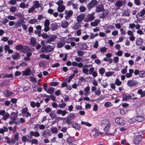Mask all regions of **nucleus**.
Segmentation results:
<instances>
[{"instance_id":"obj_1","label":"nucleus","mask_w":145,"mask_h":145,"mask_svg":"<svg viewBox=\"0 0 145 145\" xmlns=\"http://www.w3.org/2000/svg\"><path fill=\"white\" fill-rule=\"evenodd\" d=\"M92 64H86L84 65L82 71V72L86 75L91 74L94 71L95 68L92 67Z\"/></svg>"},{"instance_id":"obj_2","label":"nucleus","mask_w":145,"mask_h":145,"mask_svg":"<svg viewBox=\"0 0 145 145\" xmlns=\"http://www.w3.org/2000/svg\"><path fill=\"white\" fill-rule=\"evenodd\" d=\"M101 125L104 127V131H106L110 129L111 124L107 119H104L101 121Z\"/></svg>"},{"instance_id":"obj_3","label":"nucleus","mask_w":145,"mask_h":145,"mask_svg":"<svg viewBox=\"0 0 145 145\" xmlns=\"http://www.w3.org/2000/svg\"><path fill=\"white\" fill-rule=\"evenodd\" d=\"M54 50L53 47L50 45L44 46L41 48L42 52H50L53 51Z\"/></svg>"},{"instance_id":"obj_4","label":"nucleus","mask_w":145,"mask_h":145,"mask_svg":"<svg viewBox=\"0 0 145 145\" xmlns=\"http://www.w3.org/2000/svg\"><path fill=\"white\" fill-rule=\"evenodd\" d=\"M0 115L3 116L2 119L4 120H6L9 117L10 115L8 112H6L5 110H0Z\"/></svg>"},{"instance_id":"obj_5","label":"nucleus","mask_w":145,"mask_h":145,"mask_svg":"<svg viewBox=\"0 0 145 145\" xmlns=\"http://www.w3.org/2000/svg\"><path fill=\"white\" fill-rule=\"evenodd\" d=\"M73 12L71 10H65L64 12L65 14V18L67 20H69L72 16Z\"/></svg>"},{"instance_id":"obj_6","label":"nucleus","mask_w":145,"mask_h":145,"mask_svg":"<svg viewBox=\"0 0 145 145\" xmlns=\"http://www.w3.org/2000/svg\"><path fill=\"white\" fill-rule=\"evenodd\" d=\"M98 2L97 0H92L87 5V7L89 10L95 7L98 4Z\"/></svg>"},{"instance_id":"obj_7","label":"nucleus","mask_w":145,"mask_h":145,"mask_svg":"<svg viewBox=\"0 0 145 145\" xmlns=\"http://www.w3.org/2000/svg\"><path fill=\"white\" fill-rule=\"evenodd\" d=\"M95 13L94 12L88 14L86 16L84 21L86 22H89L94 20L95 17L94 16Z\"/></svg>"},{"instance_id":"obj_8","label":"nucleus","mask_w":145,"mask_h":145,"mask_svg":"<svg viewBox=\"0 0 145 145\" xmlns=\"http://www.w3.org/2000/svg\"><path fill=\"white\" fill-rule=\"evenodd\" d=\"M28 109L27 107L23 108L21 112L25 116V117H31V114L28 112Z\"/></svg>"},{"instance_id":"obj_9","label":"nucleus","mask_w":145,"mask_h":145,"mask_svg":"<svg viewBox=\"0 0 145 145\" xmlns=\"http://www.w3.org/2000/svg\"><path fill=\"white\" fill-rule=\"evenodd\" d=\"M57 38V36L55 35H49L45 42L46 43H50L51 42L54 41Z\"/></svg>"},{"instance_id":"obj_10","label":"nucleus","mask_w":145,"mask_h":145,"mask_svg":"<svg viewBox=\"0 0 145 145\" xmlns=\"http://www.w3.org/2000/svg\"><path fill=\"white\" fill-rule=\"evenodd\" d=\"M19 133L16 132L15 133L13 138L11 139V144H14L16 142H18L19 140Z\"/></svg>"},{"instance_id":"obj_11","label":"nucleus","mask_w":145,"mask_h":145,"mask_svg":"<svg viewBox=\"0 0 145 145\" xmlns=\"http://www.w3.org/2000/svg\"><path fill=\"white\" fill-rule=\"evenodd\" d=\"M142 137L141 135L136 136L133 140V142L135 145H138L142 140Z\"/></svg>"},{"instance_id":"obj_12","label":"nucleus","mask_w":145,"mask_h":145,"mask_svg":"<svg viewBox=\"0 0 145 145\" xmlns=\"http://www.w3.org/2000/svg\"><path fill=\"white\" fill-rule=\"evenodd\" d=\"M116 123L120 125H123L125 123V121L121 118L117 117L115 119Z\"/></svg>"},{"instance_id":"obj_13","label":"nucleus","mask_w":145,"mask_h":145,"mask_svg":"<svg viewBox=\"0 0 145 145\" xmlns=\"http://www.w3.org/2000/svg\"><path fill=\"white\" fill-rule=\"evenodd\" d=\"M138 84L137 82L133 80H129L127 81V84L129 87H132L137 85Z\"/></svg>"},{"instance_id":"obj_14","label":"nucleus","mask_w":145,"mask_h":145,"mask_svg":"<svg viewBox=\"0 0 145 145\" xmlns=\"http://www.w3.org/2000/svg\"><path fill=\"white\" fill-rule=\"evenodd\" d=\"M105 10L103 5L102 4H101L99 5L96 6L95 11L97 12H99L104 11Z\"/></svg>"},{"instance_id":"obj_15","label":"nucleus","mask_w":145,"mask_h":145,"mask_svg":"<svg viewBox=\"0 0 145 145\" xmlns=\"http://www.w3.org/2000/svg\"><path fill=\"white\" fill-rule=\"evenodd\" d=\"M126 1H117L115 4V6L118 9H119L120 7L125 4Z\"/></svg>"},{"instance_id":"obj_16","label":"nucleus","mask_w":145,"mask_h":145,"mask_svg":"<svg viewBox=\"0 0 145 145\" xmlns=\"http://www.w3.org/2000/svg\"><path fill=\"white\" fill-rule=\"evenodd\" d=\"M131 120L133 121V122H135V120L137 121L138 122H141L144 120V118L142 116H137L132 118Z\"/></svg>"},{"instance_id":"obj_17","label":"nucleus","mask_w":145,"mask_h":145,"mask_svg":"<svg viewBox=\"0 0 145 145\" xmlns=\"http://www.w3.org/2000/svg\"><path fill=\"white\" fill-rule=\"evenodd\" d=\"M57 44V48H61L65 45V40H62L58 41Z\"/></svg>"},{"instance_id":"obj_18","label":"nucleus","mask_w":145,"mask_h":145,"mask_svg":"<svg viewBox=\"0 0 145 145\" xmlns=\"http://www.w3.org/2000/svg\"><path fill=\"white\" fill-rule=\"evenodd\" d=\"M78 46L82 50H85L88 48V46L86 43H83L81 42L78 43Z\"/></svg>"},{"instance_id":"obj_19","label":"nucleus","mask_w":145,"mask_h":145,"mask_svg":"<svg viewBox=\"0 0 145 145\" xmlns=\"http://www.w3.org/2000/svg\"><path fill=\"white\" fill-rule=\"evenodd\" d=\"M59 25L58 23L54 22L51 24L50 25L51 29L52 31H55L58 29Z\"/></svg>"},{"instance_id":"obj_20","label":"nucleus","mask_w":145,"mask_h":145,"mask_svg":"<svg viewBox=\"0 0 145 145\" xmlns=\"http://www.w3.org/2000/svg\"><path fill=\"white\" fill-rule=\"evenodd\" d=\"M56 114L58 115H61L62 116H65L67 112L65 110H62L61 109H59L56 110Z\"/></svg>"},{"instance_id":"obj_21","label":"nucleus","mask_w":145,"mask_h":145,"mask_svg":"<svg viewBox=\"0 0 145 145\" xmlns=\"http://www.w3.org/2000/svg\"><path fill=\"white\" fill-rule=\"evenodd\" d=\"M18 117V113H16L14 112H12L10 114V117L12 120L15 121L17 119Z\"/></svg>"},{"instance_id":"obj_22","label":"nucleus","mask_w":145,"mask_h":145,"mask_svg":"<svg viewBox=\"0 0 145 145\" xmlns=\"http://www.w3.org/2000/svg\"><path fill=\"white\" fill-rule=\"evenodd\" d=\"M72 65L74 67L78 66L79 68H82L83 69V63L82 62L78 63L75 61H73L72 62Z\"/></svg>"},{"instance_id":"obj_23","label":"nucleus","mask_w":145,"mask_h":145,"mask_svg":"<svg viewBox=\"0 0 145 145\" xmlns=\"http://www.w3.org/2000/svg\"><path fill=\"white\" fill-rule=\"evenodd\" d=\"M31 70L30 69L27 68L24 71H22V75L28 76L31 74Z\"/></svg>"},{"instance_id":"obj_24","label":"nucleus","mask_w":145,"mask_h":145,"mask_svg":"<svg viewBox=\"0 0 145 145\" xmlns=\"http://www.w3.org/2000/svg\"><path fill=\"white\" fill-rule=\"evenodd\" d=\"M122 101H127L132 99L131 96V95H127L125 94L122 95Z\"/></svg>"},{"instance_id":"obj_25","label":"nucleus","mask_w":145,"mask_h":145,"mask_svg":"<svg viewBox=\"0 0 145 145\" xmlns=\"http://www.w3.org/2000/svg\"><path fill=\"white\" fill-rule=\"evenodd\" d=\"M30 135L31 136H35V137H38L40 136V133L38 131L34 132L31 131L30 132Z\"/></svg>"},{"instance_id":"obj_26","label":"nucleus","mask_w":145,"mask_h":145,"mask_svg":"<svg viewBox=\"0 0 145 145\" xmlns=\"http://www.w3.org/2000/svg\"><path fill=\"white\" fill-rule=\"evenodd\" d=\"M85 17L84 14H82L77 16L76 20L78 22H80L83 20Z\"/></svg>"},{"instance_id":"obj_27","label":"nucleus","mask_w":145,"mask_h":145,"mask_svg":"<svg viewBox=\"0 0 145 145\" xmlns=\"http://www.w3.org/2000/svg\"><path fill=\"white\" fill-rule=\"evenodd\" d=\"M137 93L140 95L141 97L145 96V90H143L142 89H138L137 91Z\"/></svg>"},{"instance_id":"obj_28","label":"nucleus","mask_w":145,"mask_h":145,"mask_svg":"<svg viewBox=\"0 0 145 145\" xmlns=\"http://www.w3.org/2000/svg\"><path fill=\"white\" fill-rule=\"evenodd\" d=\"M30 43H29V44L33 46L36 45L37 42V41L36 40L35 38L31 37L30 39Z\"/></svg>"},{"instance_id":"obj_29","label":"nucleus","mask_w":145,"mask_h":145,"mask_svg":"<svg viewBox=\"0 0 145 145\" xmlns=\"http://www.w3.org/2000/svg\"><path fill=\"white\" fill-rule=\"evenodd\" d=\"M145 14V10L143 9L142 11L138 13L136 16V17L137 19L140 17H142Z\"/></svg>"},{"instance_id":"obj_30","label":"nucleus","mask_w":145,"mask_h":145,"mask_svg":"<svg viewBox=\"0 0 145 145\" xmlns=\"http://www.w3.org/2000/svg\"><path fill=\"white\" fill-rule=\"evenodd\" d=\"M74 140V138L72 137H69L67 139V142L69 144H72Z\"/></svg>"},{"instance_id":"obj_31","label":"nucleus","mask_w":145,"mask_h":145,"mask_svg":"<svg viewBox=\"0 0 145 145\" xmlns=\"http://www.w3.org/2000/svg\"><path fill=\"white\" fill-rule=\"evenodd\" d=\"M65 6L64 5H59L57 8V11L59 12H63L65 10Z\"/></svg>"},{"instance_id":"obj_32","label":"nucleus","mask_w":145,"mask_h":145,"mask_svg":"<svg viewBox=\"0 0 145 145\" xmlns=\"http://www.w3.org/2000/svg\"><path fill=\"white\" fill-rule=\"evenodd\" d=\"M100 22V20L95 19L94 22H91L90 24L92 26H96L99 24Z\"/></svg>"},{"instance_id":"obj_33","label":"nucleus","mask_w":145,"mask_h":145,"mask_svg":"<svg viewBox=\"0 0 145 145\" xmlns=\"http://www.w3.org/2000/svg\"><path fill=\"white\" fill-rule=\"evenodd\" d=\"M135 41L137 45L139 46L141 45L142 44V39L140 38H139L136 39Z\"/></svg>"},{"instance_id":"obj_34","label":"nucleus","mask_w":145,"mask_h":145,"mask_svg":"<svg viewBox=\"0 0 145 145\" xmlns=\"http://www.w3.org/2000/svg\"><path fill=\"white\" fill-rule=\"evenodd\" d=\"M90 88L89 86H88L86 87L84 89V91L85 93L84 95H85L87 96H88L90 94L89 91L90 90Z\"/></svg>"},{"instance_id":"obj_35","label":"nucleus","mask_w":145,"mask_h":145,"mask_svg":"<svg viewBox=\"0 0 145 145\" xmlns=\"http://www.w3.org/2000/svg\"><path fill=\"white\" fill-rule=\"evenodd\" d=\"M133 70L132 69H130L129 70V73H127L125 75V76L127 78H129L132 77V74L133 72Z\"/></svg>"},{"instance_id":"obj_36","label":"nucleus","mask_w":145,"mask_h":145,"mask_svg":"<svg viewBox=\"0 0 145 145\" xmlns=\"http://www.w3.org/2000/svg\"><path fill=\"white\" fill-rule=\"evenodd\" d=\"M8 131V128L7 127L3 126V128L0 129V133L4 134L5 132H7Z\"/></svg>"},{"instance_id":"obj_37","label":"nucleus","mask_w":145,"mask_h":145,"mask_svg":"<svg viewBox=\"0 0 145 145\" xmlns=\"http://www.w3.org/2000/svg\"><path fill=\"white\" fill-rule=\"evenodd\" d=\"M32 54L31 52H27L26 54L27 56L24 58V59L25 61H28L30 60V57L31 56Z\"/></svg>"},{"instance_id":"obj_38","label":"nucleus","mask_w":145,"mask_h":145,"mask_svg":"<svg viewBox=\"0 0 145 145\" xmlns=\"http://www.w3.org/2000/svg\"><path fill=\"white\" fill-rule=\"evenodd\" d=\"M108 14V12L107 11H106L105 12L102 13L100 14L99 18L103 19L104 18L106 17Z\"/></svg>"},{"instance_id":"obj_39","label":"nucleus","mask_w":145,"mask_h":145,"mask_svg":"<svg viewBox=\"0 0 145 145\" xmlns=\"http://www.w3.org/2000/svg\"><path fill=\"white\" fill-rule=\"evenodd\" d=\"M50 132L49 131H45L42 133V136L44 137H46L48 135L50 136Z\"/></svg>"},{"instance_id":"obj_40","label":"nucleus","mask_w":145,"mask_h":145,"mask_svg":"<svg viewBox=\"0 0 145 145\" xmlns=\"http://www.w3.org/2000/svg\"><path fill=\"white\" fill-rule=\"evenodd\" d=\"M51 131L53 133H56L58 132V130L56 127L52 126L50 128Z\"/></svg>"},{"instance_id":"obj_41","label":"nucleus","mask_w":145,"mask_h":145,"mask_svg":"<svg viewBox=\"0 0 145 145\" xmlns=\"http://www.w3.org/2000/svg\"><path fill=\"white\" fill-rule=\"evenodd\" d=\"M71 126L76 129L79 130L80 129V127L76 123H73L72 124Z\"/></svg>"},{"instance_id":"obj_42","label":"nucleus","mask_w":145,"mask_h":145,"mask_svg":"<svg viewBox=\"0 0 145 145\" xmlns=\"http://www.w3.org/2000/svg\"><path fill=\"white\" fill-rule=\"evenodd\" d=\"M76 116V114L74 113L69 114L67 116V117L70 120H72L74 119Z\"/></svg>"},{"instance_id":"obj_43","label":"nucleus","mask_w":145,"mask_h":145,"mask_svg":"<svg viewBox=\"0 0 145 145\" xmlns=\"http://www.w3.org/2000/svg\"><path fill=\"white\" fill-rule=\"evenodd\" d=\"M130 11L128 10H126L123 11L122 16H129L130 15Z\"/></svg>"},{"instance_id":"obj_44","label":"nucleus","mask_w":145,"mask_h":145,"mask_svg":"<svg viewBox=\"0 0 145 145\" xmlns=\"http://www.w3.org/2000/svg\"><path fill=\"white\" fill-rule=\"evenodd\" d=\"M68 25V22L66 21H64L62 22L61 24V26L63 28H66Z\"/></svg>"},{"instance_id":"obj_45","label":"nucleus","mask_w":145,"mask_h":145,"mask_svg":"<svg viewBox=\"0 0 145 145\" xmlns=\"http://www.w3.org/2000/svg\"><path fill=\"white\" fill-rule=\"evenodd\" d=\"M81 27L80 24L78 23H76L73 27L72 28L74 30H77Z\"/></svg>"},{"instance_id":"obj_46","label":"nucleus","mask_w":145,"mask_h":145,"mask_svg":"<svg viewBox=\"0 0 145 145\" xmlns=\"http://www.w3.org/2000/svg\"><path fill=\"white\" fill-rule=\"evenodd\" d=\"M33 7L35 8H37L40 7L39 2L38 1H36L34 2Z\"/></svg>"},{"instance_id":"obj_47","label":"nucleus","mask_w":145,"mask_h":145,"mask_svg":"<svg viewBox=\"0 0 145 145\" xmlns=\"http://www.w3.org/2000/svg\"><path fill=\"white\" fill-rule=\"evenodd\" d=\"M29 142H31L32 144H37L38 143V141L37 139H33L31 140H30Z\"/></svg>"},{"instance_id":"obj_48","label":"nucleus","mask_w":145,"mask_h":145,"mask_svg":"<svg viewBox=\"0 0 145 145\" xmlns=\"http://www.w3.org/2000/svg\"><path fill=\"white\" fill-rule=\"evenodd\" d=\"M29 48L26 46H23V48L21 52L23 53H26L28 50Z\"/></svg>"},{"instance_id":"obj_49","label":"nucleus","mask_w":145,"mask_h":145,"mask_svg":"<svg viewBox=\"0 0 145 145\" xmlns=\"http://www.w3.org/2000/svg\"><path fill=\"white\" fill-rule=\"evenodd\" d=\"M22 141L24 142H29L30 140L27 138V137L25 136H23L22 138Z\"/></svg>"},{"instance_id":"obj_50","label":"nucleus","mask_w":145,"mask_h":145,"mask_svg":"<svg viewBox=\"0 0 145 145\" xmlns=\"http://www.w3.org/2000/svg\"><path fill=\"white\" fill-rule=\"evenodd\" d=\"M49 116L52 119H54L57 116V114L54 112H51Z\"/></svg>"},{"instance_id":"obj_51","label":"nucleus","mask_w":145,"mask_h":145,"mask_svg":"<svg viewBox=\"0 0 145 145\" xmlns=\"http://www.w3.org/2000/svg\"><path fill=\"white\" fill-rule=\"evenodd\" d=\"M114 83L117 86H119L121 85L122 82L118 78H117L116 79Z\"/></svg>"},{"instance_id":"obj_52","label":"nucleus","mask_w":145,"mask_h":145,"mask_svg":"<svg viewBox=\"0 0 145 145\" xmlns=\"http://www.w3.org/2000/svg\"><path fill=\"white\" fill-rule=\"evenodd\" d=\"M24 22L23 20H22L20 22H18L15 24V27L16 28H17L18 27H20L21 26V25L22 24V23Z\"/></svg>"},{"instance_id":"obj_53","label":"nucleus","mask_w":145,"mask_h":145,"mask_svg":"<svg viewBox=\"0 0 145 145\" xmlns=\"http://www.w3.org/2000/svg\"><path fill=\"white\" fill-rule=\"evenodd\" d=\"M38 22L37 19L34 18L30 19L29 21V23L31 24H34Z\"/></svg>"},{"instance_id":"obj_54","label":"nucleus","mask_w":145,"mask_h":145,"mask_svg":"<svg viewBox=\"0 0 145 145\" xmlns=\"http://www.w3.org/2000/svg\"><path fill=\"white\" fill-rule=\"evenodd\" d=\"M19 56V53L18 52H16L13 55H12V56L13 59H17Z\"/></svg>"},{"instance_id":"obj_55","label":"nucleus","mask_w":145,"mask_h":145,"mask_svg":"<svg viewBox=\"0 0 145 145\" xmlns=\"http://www.w3.org/2000/svg\"><path fill=\"white\" fill-rule=\"evenodd\" d=\"M54 91V88H53L51 87L48 88V89L46 91V92L49 94L52 93Z\"/></svg>"},{"instance_id":"obj_56","label":"nucleus","mask_w":145,"mask_h":145,"mask_svg":"<svg viewBox=\"0 0 145 145\" xmlns=\"http://www.w3.org/2000/svg\"><path fill=\"white\" fill-rule=\"evenodd\" d=\"M114 74V72L113 71H108L105 73V75L107 77H109L113 75Z\"/></svg>"},{"instance_id":"obj_57","label":"nucleus","mask_w":145,"mask_h":145,"mask_svg":"<svg viewBox=\"0 0 145 145\" xmlns=\"http://www.w3.org/2000/svg\"><path fill=\"white\" fill-rule=\"evenodd\" d=\"M104 88H106L108 86V84L105 80H103V83L101 84Z\"/></svg>"},{"instance_id":"obj_58","label":"nucleus","mask_w":145,"mask_h":145,"mask_svg":"<svg viewBox=\"0 0 145 145\" xmlns=\"http://www.w3.org/2000/svg\"><path fill=\"white\" fill-rule=\"evenodd\" d=\"M86 8L84 6H80L79 8V10L80 12H84L86 11Z\"/></svg>"},{"instance_id":"obj_59","label":"nucleus","mask_w":145,"mask_h":145,"mask_svg":"<svg viewBox=\"0 0 145 145\" xmlns=\"http://www.w3.org/2000/svg\"><path fill=\"white\" fill-rule=\"evenodd\" d=\"M104 105L106 107H109L112 106V105L110 102H108L105 103Z\"/></svg>"},{"instance_id":"obj_60","label":"nucleus","mask_w":145,"mask_h":145,"mask_svg":"<svg viewBox=\"0 0 145 145\" xmlns=\"http://www.w3.org/2000/svg\"><path fill=\"white\" fill-rule=\"evenodd\" d=\"M99 73L101 75L103 74L105 72V69L104 68H101L99 70Z\"/></svg>"},{"instance_id":"obj_61","label":"nucleus","mask_w":145,"mask_h":145,"mask_svg":"<svg viewBox=\"0 0 145 145\" xmlns=\"http://www.w3.org/2000/svg\"><path fill=\"white\" fill-rule=\"evenodd\" d=\"M139 75L140 77H143L145 76V72L143 71H139Z\"/></svg>"},{"instance_id":"obj_62","label":"nucleus","mask_w":145,"mask_h":145,"mask_svg":"<svg viewBox=\"0 0 145 145\" xmlns=\"http://www.w3.org/2000/svg\"><path fill=\"white\" fill-rule=\"evenodd\" d=\"M13 94V93L10 91L8 90H7L6 91V94L5 95L6 97H8L11 96Z\"/></svg>"},{"instance_id":"obj_63","label":"nucleus","mask_w":145,"mask_h":145,"mask_svg":"<svg viewBox=\"0 0 145 145\" xmlns=\"http://www.w3.org/2000/svg\"><path fill=\"white\" fill-rule=\"evenodd\" d=\"M81 124L82 125H84L88 127H90L91 126V123L88 122H84V121H82Z\"/></svg>"},{"instance_id":"obj_64","label":"nucleus","mask_w":145,"mask_h":145,"mask_svg":"<svg viewBox=\"0 0 145 145\" xmlns=\"http://www.w3.org/2000/svg\"><path fill=\"white\" fill-rule=\"evenodd\" d=\"M50 21L48 19H46L44 22V26H49L50 25Z\"/></svg>"}]
</instances>
